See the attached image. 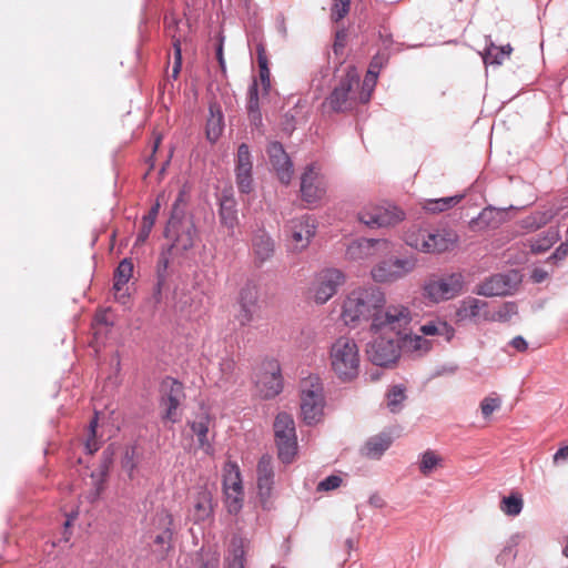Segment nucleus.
<instances>
[{
    "mask_svg": "<svg viewBox=\"0 0 568 568\" xmlns=\"http://www.w3.org/2000/svg\"><path fill=\"white\" fill-rule=\"evenodd\" d=\"M339 320L349 329L369 324V332H379L387 327L399 329L410 325L413 312L402 303L387 304L386 294L381 287L361 285L341 298Z\"/></svg>",
    "mask_w": 568,
    "mask_h": 568,
    "instance_id": "obj_1",
    "label": "nucleus"
},
{
    "mask_svg": "<svg viewBox=\"0 0 568 568\" xmlns=\"http://www.w3.org/2000/svg\"><path fill=\"white\" fill-rule=\"evenodd\" d=\"M164 235L172 244L168 252H162L156 264V275L166 278V271L170 264L169 253H182L194 245L195 227L190 215H170Z\"/></svg>",
    "mask_w": 568,
    "mask_h": 568,
    "instance_id": "obj_2",
    "label": "nucleus"
},
{
    "mask_svg": "<svg viewBox=\"0 0 568 568\" xmlns=\"http://www.w3.org/2000/svg\"><path fill=\"white\" fill-rule=\"evenodd\" d=\"M329 367L344 383L353 382L361 371V353L356 341L349 336L336 338L328 352Z\"/></svg>",
    "mask_w": 568,
    "mask_h": 568,
    "instance_id": "obj_3",
    "label": "nucleus"
},
{
    "mask_svg": "<svg viewBox=\"0 0 568 568\" xmlns=\"http://www.w3.org/2000/svg\"><path fill=\"white\" fill-rule=\"evenodd\" d=\"M324 386L318 376L311 375L300 384L301 417L307 425L322 420L325 407Z\"/></svg>",
    "mask_w": 568,
    "mask_h": 568,
    "instance_id": "obj_4",
    "label": "nucleus"
},
{
    "mask_svg": "<svg viewBox=\"0 0 568 568\" xmlns=\"http://www.w3.org/2000/svg\"><path fill=\"white\" fill-rule=\"evenodd\" d=\"M409 325H405L399 329L387 327L379 332H371L373 339L367 344L366 353L375 365L388 366L399 358L400 345L397 334L403 333Z\"/></svg>",
    "mask_w": 568,
    "mask_h": 568,
    "instance_id": "obj_5",
    "label": "nucleus"
},
{
    "mask_svg": "<svg viewBox=\"0 0 568 568\" xmlns=\"http://www.w3.org/2000/svg\"><path fill=\"white\" fill-rule=\"evenodd\" d=\"M273 430L280 460L284 464L293 463L297 454V436L293 416L285 412L278 413L273 424Z\"/></svg>",
    "mask_w": 568,
    "mask_h": 568,
    "instance_id": "obj_6",
    "label": "nucleus"
},
{
    "mask_svg": "<svg viewBox=\"0 0 568 568\" xmlns=\"http://www.w3.org/2000/svg\"><path fill=\"white\" fill-rule=\"evenodd\" d=\"M417 266L414 256H392L376 263L371 270V277L375 283L393 284L413 273Z\"/></svg>",
    "mask_w": 568,
    "mask_h": 568,
    "instance_id": "obj_7",
    "label": "nucleus"
},
{
    "mask_svg": "<svg viewBox=\"0 0 568 568\" xmlns=\"http://www.w3.org/2000/svg\"><path fill=\"white\" fill-rule=\"evenodd\" d=\"M357 89H359V77L355 69L351 68L326 98V103L336 112L351 110L359 103L356 95Z\"/></svg>",
    "mask_w": 568,
    "mask_h": 568,
    "instance_id": "obj_8",
    "label": "nucleus"
},
{
    "mask_svg": "<svg viewBox=\"0 0 568 568\" xmlns=\"http://www.w3.org/2000/svg\"><path fill=\"white\" fill-rule=\"evenodd\" d=\"M317 222L313 215H295L286 225L288 247L293 252L305 250L315 236Z\"/></svg>",
    "mask_w": 568,
    "mask_h": 568,
    "instance_id": "obj_9",
    "label": "nucleus"
},
{
    "mask_svg": "<svg viewBox=\"0 0 568 568\" xmlns=\"http://www.w3.org/2000/svg\"><path fill=\"white\" fill-rule=\"evenodd\" d=\"M390 250L384 239H357L351 241L345 251V258L351 262L365 263L386 255Z\"/></svg>",
    "mask_w": 568,
    "mask_h": 568,
    "instance_id": "obj_10",
    "label": "nucleus"
},
{
    "mask_svg": "<svg viewBox=\"0 0 568 568\" xmlns=\"http://www.w3.org/2000/svg\"><path fill=\"white\" fill-rule=\"evenodd\" d=\"M345 282V275L336 268H328L320 272L311 287L310 294L316 304H325L337 292Z\"/></svg>",
    "mask_w": 568,
    "mask_h": 568,
    "instance_id": "obj_11",
    "label": "nucleus"
},
{
    "mask_svg": "<svg viewBox=\"0 0 568 568\" xmlns=\"http://www.w3.org/2000/svg\"><path fill=\"white\" fill-rule=\"evenodd\" d=\"M184 399L182 383L173 378H165L161 384V402L163 419L176 423L180 420L179 407Z\"/></svg>",
    "mask_w": 568,
    "mask_h": 568,
    "instance_id": "obj_12",
    "label": "nucleus"
},
{
    "mask_svg": "<svg viewBox=\"0 0 568 568\" xmlns=\"http://www.w3.org/2000/svg\"><path fill=\"white\" fill-rule=\"evenodd\" d=\"M462 288L463 275L454 273L427 281L424 285V295L433 302H439L455 297Z\"/></svg>",
    "mask_w": 568,
    "mask_h": 568,
    "instance_id": "obj_13",
    "label": "nucleus"
},
{
    "mask_svg": "<svg viewBox=\"0 0 568 568\" xmlns=\"http://www.w3.org/2000/svg\"><path fill=\"white\" fill-rule=\"evenodd\" d=\"M326 178L321 173L320 168L314 163L308 164L301 176L303 201L311 205L320 202L326 193Z\"/></svg>",
    "mask_w": 568,
    "mask_h": 568,
    "instance_id": "obj_14",
    "label": "nucleus"
},
{
    "mask_svg": "<svg viewBox=\"0 0 568 568\" xmlns=\"http://www.w3.org/2000/svg\"><path fill=\"white\" fill-rule=\"evenodd\" d=\"M520 281V274L517 271L511 270L507 273L495 274L489 278H486L477 286L475 292L483 296L509 295L516 291Z\"/></svg>",
    "mask_w": 568,
    "mask_h": 568,
    "instance_id": "obj_15",
    "label": "nucleus"
},
{
    "mask_svg": "<svg viewBox=\"0 0 568 568\" xmlns=\"http://www.w3.org/2000/svg\"><path fill=\"white\" fill-rule=\"evenodd\" d=\"M235 183L240 193L250 194L254 191L253 156L250 146L241 143L235 156Z\"/></svg>",
    "mask_w": 568,
    "mask_h": 568,
    "instance_id": "obj_16",
    "label": "nucleus"
},
{
    "mask_svg": "<svg viewBox=\"0 0 568 568\" xmlns=\"http://www.w3.org/2000/svg\"><path fill=\"white\" fill-rule=\"evenodd\" d=\"M266 154L280 182L284 185L290 184L294 174V166L283 144L278 141L270 142L266 146Z\"/></svg>",
    "mask_w": 568,
    "mask_h": 568,
    "instance_id": "obj_17",
    "label": "nucleus"
},
{
    "mask_svg": "<svg viewBox=\"0 0 568 568\" xmlns=\"http://www.w3.org/2000/svg\"><path fill=\"white\" fill-rule=\"evenodd\" d=\"M213 491L207 486H199L190 497L189 518L201 524L213 516Z\"/></svg>",
    "mask_w": 568,
    "mask_h": 568,
    "instance_id": "obj_18",
    "label": "nucleus"
},
{
    "mask_svg": "<svg viewBox=\"0 0 568 568\" xmlns=\"http://www.w3.org/2000/svg\"><path fill=\"white\" fill-rule=\"evenodd\" d=\"M256 390L260 397L270 399L282 392L283 383L280 366L276 362H270L260 372L256 379Z\"/></svg>",
    "mask_w": 568,
    "mask_h": 568,
    "instance_id": "obj_19",
    "label": "nucleus"
},
{
    "mask_svg": "<svg viewBox=\"0 0 568 568\" xmlns=\"http://www.w3.org/2000/svg\"><path fill=\"white\" fill-rule=\"evenodd\" d=\"M258 288L253 284L243 286L239 294V310L235 314V320L240 326L250 325L258 310Z\"/></svg>",
    "mask_w": 568,
    "mask_h": 568,
    "instance_id": "obj_20",
    "label": "nucleus"
},
{
    "mask_svg": "<svg viewBox=\"0 0 568 568\" xmlns=\"http://www.w3.org/2000/svg\"><path fill=\"white\" fill-rule=\"evenodd\" d=\"M410 246L426 253H442L449 250L457 242V235L452 231L427 232L426 242L419 243L417 240H408Z\"/></svg>",
    "mask_w": 568,
    "mask_h": 568,
    "instance_id": "obj_21",
    "label": "nucleus"
},
{
    "mask_svg": "<svg viewBox=\"0 0 568 568\" xmlns=\"http://www.w3.org/2000/svg\"><path fill=\"white\" fill-rule=\"evenodd\" d=\"M156 518L159 525L162 527V531L154 538V552H156L160 558H164L172 548L173 516L168 510L162 509L158 513Z\"/></svg>",
    "mask_w": 568,
    "mask_h": 568,
    "instance_id": "obj_22",
    "label": "nucleus"
},
{
    "mask_svg": "<svg viewBox=\"0 0 568 568\" xmlns=\"http://www.w3.org/2000/svg\"><path fill=\"white\" fill-rule=\"evenodd\" d=\"M209 118L206 121V138L211 142H216L224 130V114L217 102H211L209 105Z\"/></svg>",
    "mask_w": 568,
    "mask_h": 568,
    "instance_id": "obj_23",
    "label": "nucleus"
},
{
    "mask_svg": "<svg viewBox=\"0 0 568 568\" xmlns=\"http://www.w3.org/2000/svg\"><path fill=\"white\" fill-rule=\"evenodd\" d=\"M252 248L254 255V263L256 265H262L268 260H271L275 252V245L273 240L265 233H261L254 236Z\"/></svg>",
    "mask_w": 568,
    "mask_h": 568,
    "instance_id": "obj_24",
    "label": "nucleus"
},
{
    "mask_svg": "<svg viewBox=\"0 0 568 568\" xmlns=\"http://www.w3.org/2000/svg\"><path fill=\"white\" fill-rule=\"evenodd\" d=\"M407 329H403V333L397 334L400 351L412 353V354H425L432 348V343L426 339L424 336L417 334H407Z\"/></svg>",
    "mask_w": 568,
    "mask_h": 568,
    "instance_id": "obj_25",
    "label": "nucleus"
},
{
    "mask_svg": "<svg viewBox=\"0 0 568 568\" xmlns=\"http://www.w3.org/2000/svg\"><path fill=\"white\" fill-rule=\"evenodd\" d=\"M257 487L262 496H268L274 483L272 458L262 456L257 464Z\"/></svg>",
    "mask_w": 568,
    "mask_h": 568,
    "instance_id": "obj_26",
    "label": "nucleus"
},
{
    "mask_svg": "<svg viewBox=\"0 0 568 568\" xmlns=\"http://www.w3.org/2000/svg\"><path fill=\"white\" fill-rule=\"evenodd\" d=\"M211 418L202 414L191 423V429L197 437L200 448L207 455L213 454V446L209 439Z\"/></svg>",
    "mask_w": 568,
    "mask_h": 568,
    "instance_id": "obj_27",
    "label": "nucleus"
},
{
    "mask_svg": "<svg viewBox=\"0 0 568 568\" xmlns=\"http://www.w3.org/2000/svg\"><path fill=\"white\" fill-rule=\"evenodd\" d=\"M513 52L510 44L496 45L490 37L486 38V48L483 53V60L486 65H500Z\"/></svg>",
    "mask_w": 568,
    "mask_h": 568,
    "instance_id": "obj_28",
    "label": "nucleus"
},
{
    "mask_svg": "<svg viewBox=\"0 0 568 568\" xmlns=\"http://www.w3.org/2000/svg\"><path fill=\"white\" fill-rule=\"evenodd\" d=\"M133 268L134 266L130 258L122 260L115 268L113 274V290L115 292V298L120 300L124 297V294L119 295V293L122 292L124 285H126L131 280L133 275Z\"/></svg>",
    "mask_w": 568,
    "mask_h": 568,
    "instance_id": "obj_29",
    "label": "nucleus"
},
{
    "mask_svg": "<svg viewBox=\"0 0 568 568\" xmlns=\"http://www.w3.org/2000/svg\"><path fill=\"white\" fill-rule=\"evenodd\" d=\"M392 438L382 434L371 437L364 445L362 454L371 459H378L390 446Z\"/></svg>",
    "mask_w": 568,
    "mask_h": 568,
    "instance_id": "obj_30",
    "label": "nucleus"
},
{
    "mask_svg": "<svg viewBox=\"0 0 568 568\" xmlns=\"http://www.w3.org/2000/svg\"><path fill=\"white\" fill-rule=\"evenodd\" d=\"M487 306V303L475 298H465L456 311V316L459 321L475 318L481 315V311Z\"/></svg>",
    "mask_w": 568,
    "mask_h": 568,
    "instance_id": "obj_31",
    "label": "nucleus"
},
{
    "mask_svg": "<svg viewBox=\"0 0 568 568\" xmlns=\"http://www.w3.org/2000/svg\"><path fill=\"white\" fill-rule=\"evenodd\" d=\"M223 488L224 491L242 490L241 471L236 463L226 462L223 468Z\"/></svg>",
    "mask_w": 568,
    "mask_h": 568,
    "instance_id": "obj_32",
    "label": "nucleus"
},
{
    "mask_svg": "<svg viewBox=\"0 0 568 568\" xmlns=\"http://www.w3.org/2000/svg\"><path fill=\"white\" fill-rule=\"evenodd\" d=\"M464 195H453L440 199H427L423 202L425 213H444L460 202Z\"/></svg>",
    "mask_w": 568,
    "mask_h": 568,
    "instance_id": "obj_33",
    "label": "nucleus"
},
{
    "mask_svg": "<svg viewBox=\"0 0 568 568\" xmlns=\"http://www.w3.org/2000/svg\"><path fill=\"white\" fill-rule=\"evenodd\" d=\"M359 221L368 229L394 227L402 222L400 215H358Z\"/></svg>",
    "mask_w": 568,
    "mask_h": 568,
    "instance_id": "obj_34",
    "label": "nucleus"
},
{
    "mask_svg": "<svg viewBox=\"0 0 568 568\" xmlns=\"http://www.w3.org/2000/svg\"><path fill=\"white\" fill-rule=\"evenodd\" d=\"M419 332L425 336H445L446 341H450L454 336V328L444 321H430L420 326Z\"/></svg>",
    "mask_w": 568,
    "mask_h": 568,
    "instance_id": "obj_35",
    "label": "nucleus"
},
{
    "mask_svg": "<svg viewBox=\"0 0 568 568\" xmlns=\"http://www.w3.org/2000/svg\"><path fill=\"white\" fill-rule=\"evenodd\" d=\"M257 51V63L260 67V79L263 87V90L267 92L271 88V72L268 69V61L265 53V48L262 43H258L256 47Z\"/></svg>",
    "mask_w": 568,
    "mask_h": 568,
    "instance_id": "obj_36",
    "label": "nucleus"
},
{
    "mask_svg": "<svg viewBox=\"0 0 568 568\" xmlns=\"http://www.w3.org/2000/svg\"><path fill=\"white\" fill-rule=\"evenodd\" d=\"M443 458L434 450H426L419 460V470L424 476H429L437 467H440Z\"/></svg>",
    "mask_w": 568,
    "mask_h": 568,
    "instance_id": "obj_37",
    "label": "nucleus"
},
{
    "mask_svg": "<svg viewBox=\"0 0 568 568\" xmlns=\"http://www.w3.org/2000/svg\"><path fill=\"white\" fill-rule=\"evenodd\" d=\"M524 506V500L519 494H511L504 497L500 501V509L508 516H517L520 514Z\"/></svg>",
    "mask_w": 568,
    "mask_h": 568,
    "instance_id": "obj_38",
    "label": "nucleus"
},
{
    "mask_svg": "<svg viewBox=\"0 0 568 568\" xmlns=\"http://www.w3.org/2000/svg\"><path fill=\"white\" fill-rule=\"evenodd\" d=\"M377 75L366 73L363 82H359L361 90H356V95L359 103H367L371 100L372 93L377 82Z\"/></svg>",
    "mask_w": 568,
    "mask_h": 568,
    "instance_id": "obj_39",
    "label": "nucleus"
},
{
    "mask_svg": "<svg viewBox=\"0 0 568 568\" xmlns=\"http://www.w3.org/2000/svg\"><path fill=\"white\" fill-rule=\"evenodd\" d=\"M405 398V388L402 386H394L387 394V406L389 410L392 413H397Z\"/></svg>",
    "mask_w": 568,
    "mask_h": 568,
    "instance_id": "obj_40",
    "label": "nucleus"
},
{
    "mask_svg": "<svg viewBox=\"0 0 568 568\" xmlns=\"http://www.w3.org/2000/svg\"><path fill=\"white\" fill-rule=\"evenodd\" d=\"M225 494V505L227 508V511L230 514L236 515L243 506V489L242 490H232V491H224Z\"/></svg>",
    "mask_w": 568,
    "mask_h": 568,
    "instance_id": "obj_41",
    "label": "nucleus"
},
{
    "mask_svg": "<svg viewBox=\"0 0 568 568\" xmlns=\"http://www.w3.org/2000/svg\"><path fill=\"white\" fill-rule=\"evenodd\" d=\"M98 414L92 418L85 439V449L89 454H94L100 448V442L97 439Z\"/></svg>",
    "mask_w": 568,
    "mask_h": 568,
    "instance_id": "obj_42",
    "label": "nucleus"
},
{
    "mask_svg": "<svg viewBox=\"0 0 568 568\" xmlns=\"http://www.w3.org/2000/svg\"><path fill=\"white\" fill-rule=\"evenodd\" d=\"M247 542L241 537H233L230 544L229 557L245 560Z\"/></svg>",
    "mask_w": 568,
    "mask_h": 568,
    "instance_id": "obj_43",
    "label": "nucleus"
},
{
    "mask_svg": "<svg viewBox=\"0 0 568 568\" xmlns=\"http://www.w3.org/2000/svg\"><path fill=\"white\" fill-rule=\"evenodd\" d=\"M501 399L498 396H487L480 403V412L484 418H489L491 414L499 409Z\"/></svg>",
    "mask_w": 568,
    "mask_h": 568,
    "instance_id": "obj_44",
    "label": "nucleus"
},
{
    "mask_svg": "<svg viewBox=\"0 0 568 568\" xmlns=\"http://www.w3.org/2000/svg\"><path fill=\"white\" fill-rule=\"evenodd\" d=\"M246 111L254 112L260 110V100H258V85L254 80L247 90V102H246Z\"/></svg>",
    "mask_w": 568,
    "mask_h": 568,
    "instance_id": "obj_45",
    "label": "nucleus"
},
{
    "mask_svg": "<svg viewBox=\"0 0 568 568\" xmlns=\"http://www.w3.org/2000/svg\"><path fill=\"white\" fill-rule=\"evenodd\" d=\"M154 224H155V215H143L141 230L136 236L138 244H142L146 241Z\"/></svg>",
    "mask_w": 568,
    "mask_h": 568,
    "instance_id": "obj_46",
    "label": "nucleus"
},
{
    "mask_svg": "<svg viewBox=\"0 0 568 568\" xmlns=\"http://www.w3.org/2000/svg\"><path fill=\"white\" fill-rule=\"evenodd\" d=\"M559 237L557 230H549L547 232V236L544 240L536 241L535 244H532V251L534 252H542L548 250Z\"/></svg>",
    "mask_w": 568,
    "mask_h": 568,
    "instance_id": "obj_47",
    "label": "nucleus"
},
{
    "mask_svg": "<svg viewBox=\"0 0 568 568\" xmlns=\"http://www.w3.org/2000/svg\"><path fill=\"white\" fill-rule=\"evenodd\" d=\"M235 371H236V362L233 358L226 357L221 361L220 372L222 374V378L225 382H230L233 379V377L235 375Z\"/></svg>",
    "mask_w": 568,
    "mask_h": 568,
    "instance_id": "obj_48",
    "label": "nucleus"
},
{
    "mask_svg": "<svg viewBox=\"0 0 568 568\" xmlns=\"http://www.w3.org/2000/svg\"><path fill=\"white\" fill-rule=\"evenodd\" d=\"M349 10V0H334L332 7V19L334 21H339L343 19Z\"/></svg>",
    "mask_w": 568,
    "mask_h": 568,
    "instance_id": "obj_49",
    "label": "nucleus"
},
{
    "mask_svg": "<svg viewBox=\"0 0 568 568\" xmlns=\"http://www.w3.org/2000/svg\"><path fill=\"white\" fill-rule=\"evenodd\" d=\"M417 240L419 243L426 242L427 239V232L422 230L418 225H413L409 230H407L404 235L403 240L407 245L410 246V243L408 240Z\"/></svg>",
    "mask_w": 568,
    "mask_h": 568,
    "instance_id": "obj_50",
    "label": "nucleus"
},
{
    "mask_svg": "<svg viewBox=\"0 0 568 568\" xmlns=\"http://www.w3.org/2000/svg\"><path fill=\"white\" fill-rule=\"evenodd\" d=\"M173 50H174V65H173V78H176L182 68V48L179 38L173 37Z\"/></svg>",
    "mask_w": 568,
    "mask_h": 568,
    "instance_id": "obj_51",
    "label": "nucleus"
},
{
    "mask_svg": "<svg viewBox=\"0 0 568 568\" xmlns=\"http://www.w3.org/2000/svg\"><path fill=\"white\" fill-rule=\"evenodd\" d=\"M342 481L343 480L339 476L331 475L327 478H325L324 480L318 483L317 490L318 491H329V490L336 489L341 486Z\"/></svg>",
    "mask_w": 568,
    "mask_h": 568,
    "instance_id": "obj_52",
    "label": "nucleus"
},
{
    "mask_svg": "<svg viewBox=\"0 0 568 568\" xmlns=\"http://www.w3.org/2000/svg\"><path fill=\"white\" fill-rule=\"evenodd\" d=\"M387 58L384 54L377 53L376 55L373 57L367 73L378 77L381 69L384 67Z\"/></svg>",
    "mask_w": 568,
    "mask_h": 568,
    "instance_id": "obj_53",
    "label": "nucleus"
},
{
    "mask_svg": "<svg viewBox=\"0 0 568 568\" xmlns=\"http://www.w3.org/2000/svg\"><path fill=\"white\" fill-rule=\"evenodd\" d=\"M568 255V236L565 242H562L556 251L548 257L549 262H559L562 261Z\"/></svg>",
    "mask_w": 568,
    "mask_h": 568,
    "instance_id": "obj_54",
    "label": "nucleus"
},
{
    "mask_svg": "<svg viewBox=\"0 0 568 568\" xmlns=\"http://www.w3.org/2000/svg\"><path fill=\"white\" fill-rule=\"evenodd\" d=\"M250 125L253 130L261 131L263 126V118L261 111L247 112Z\"/></svg>",
    "mask_w": 568,
    "mask_h": 568,
    "instance_id": "obj_55",
    "label": "nucleus"
},
{
    "mask_svg": "<svg viewBox=\"0 0 568 568\" xmlns=\"http://www.w3.org/2000/svg\"><path fill=\"white\" fill-rule=\"evenodd\" d=\"M375 213H385V214H388V213H404L402 210H399L395 204H393L392 202L389 201H382L377 206H376V212Z\"/></svg>",
    "mask_w": 568,
    "mask_h": 568,
    "instance_id": "obj_56",
    "label": "nucleus"
},
{
    "mask_svg": "<svg viewBox=\"0 0 568 568\" xmlns=\"http://www.w3.org/2000/svg\"><path fill=\"white\" fill-rule=\"evenodd\" d=\"M79 511L72 510L71 513L67 514V519L64 523V532H63V539L65 541H69L71 537V532L69 531L70 526L73 524V521L78 518Z\"/></svg>",
    "mask_w": 568,
    "mask_h": 568,
    "instance_id": "obj_57",
    "label": "nucleus"
},
{
    "mask_svg": "<svg viewBox=\"0 0 568 568\" xmlns=\"http://www.w3.org/2000/svg\"><path fill=\"white\" fill-rule=\"evenodd\" d=\"M516 313V305L513 303H506L498 311L497 316L499 320H507L511 314Z\"/></svg>",
    "mask_w": 568,
    "mask_h": 568,
    "instance_id": "obj_58",
    "label": "nucleus"
},
{
    "mask_svg": "<svg viewBox=\"0 0 568 568\" xmlns=\"http://www.w3.org/2000/svg\"><path fill=\"white\" fill-rule=\"evenodd\" d=\"M568 459V445L559 448L555 455L552 456V462L555 465L560 464Z\"/></svg>",
    "mask_w": 568,
    "mask_h": 568,
    "instance_id": "obj_59",
    "label": "nucleus"
},
{
    "mask_svg": "<svg viewBox=\"0 0 568 568\" xmlns=\"http://www.w3.org/2000/svg\"><path fill=\"white\" fill-rule=\"evenodd\" d=\"M166 278L158 277L156 285L154 287L153 298L155 303H160L162 298V288L165 284Z\"/></svg>",
    "mask_w": 568,
    "mask_h": 568,
    "instance_id": "obj_60",
    "label": "nucleus"
},
{
    "mask_svg": "<svg viewBox=\"0 0 568 568\" xmlns=\"http://www.w3.org/2000/svg\"><path fill=\"white\" fill-rule=\"evenodd\" d=\"M511 346L518 352H525L528 348V344L521 336H516L510 342Z\"/></svg>",
    "mask_w": 568,
    "mask_h": 568,
    "instance_id": "obj_61",
    "label": "nucleus"
},
{
    "mask_svg": "<svg viewBox=\"0 0 568 568\" xmlns=\"http://www.w3.org/2000/svg\"><path fill=\"white\" fill-rule=\"evenodd\" d=\"M379 39L386 49L389 48L393 43L392 33L388 32L385 28L379 30Z\"/></svg>",
    "mask_w": 568,
    "mask_h": 568,
    "instance_id": "obj_62",
    "label": "nucleus"
},
{
    "mask_svg": "<svg viewBox=\"0 0 568 568\" xmlns=\"http://www.w3.org/2000/svg\"><path fill=\"white\" fill-rule=\"evenodd\" d=\"M548 277V273L542 268H535L531 273V278L535 283H541Z\"/></svg>",
    "mask_w": 568,
    "mask_h": 568,
    "instance_id": "obj_63",
    "label": "nucleus"
},
{
    "mask_svg": "<svg viewBox=\"0 0 568 568\" xmlns=\"http://www.w3.org/2000/svg\"><path fill=\"white\" fill-rule=\"evenodd\" d=\"M344 40H345V34L343 32H337L336 33V40H335L334 45H333L334 52L336 54L341 50H343V48H344Z\"/></svg>",
    "mask_w": 568,
    "mask_h": 568,
    "instance_id": "obj_64",
    "label": "nucleus"
}]
</instances>
